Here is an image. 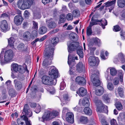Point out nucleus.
<instances>
[{
  "label": "nucleus",
  "mask_w": 125,
  "mask_h": 125,
  "mask_svg": "<svg viewBox=\"0 0 125 125\" xmlns=\"http://www.w3.org/2000/svg\"><path fill=\"white\" fill-rule=\"evenodd\" d=\"M4 50H2L0 54V61L2 64H5L6 62L11 61L13 57V53L11 50H9L5 52L4 56V59L3 58Z\"/></svg>",
  "instance_id": "1"
},
{
  "label": "nucleus",
  "mask_w": 125,
  "mask_h": 125,
  "mask_svg": "<svg viewBox=\"0 0 125 125\" xmlns=\"http://www.w3.org/2000/svg\"><path fill=\"white\" fill-rule=\"evenodd\" d=\"M47 51L44 55L45 59L43 62L42 66L44 68H48L49 66L52 63V60L53 59V53L49 52V49H48Z\"/></svg>",
  "instance_id": "2"
},
{
  "label": "nucleus",
  "mask_w": 125,
  "mask_h": 125,
  "mask_svg": "<svg viewBox=\"0 0 125 125\" xmlns=\"http://www.w3.org/2000/svg\"><path fill=\"white\" fill-rule=\"evenodd\" d=\"M32 1L29 0H19L17 2L18 7L21 10H25L29 8L32 4Z\"/></svg>",
  "instance_id": "3"
},
{
  "label": "nucleus",
  "mask_w": 125,
  "mask_h": 125,
  "mask_svg": "<svg viewBox=\"0 0 125 125\" xmlns=\"http://www.w3.org/2000/svg\"><path fill=\"white\" fill-rule=\"evenodd\" d=\"M59 41V39L57 37H54L52 40L51 42L52 45H47L45 50V51H47L48 49H49V52L53 53L55 46L56 45Z\"/></svg>",
  "instance_id": "4"
},
{
  "label": "nucleus",
  "mask_w": 125,
  "mask_h": 125,
  "mask_svg": "<svg viewBox=\"0 0 125 125\" xmlns=\"http://www.w3.org/2000/svg\"><path fill=\"white\" fill-rule=\"evenodd\" d=\"M59 114L58 112L55 111H53L52 112L48 111L45 113L42 117L43 119H47L49 118L51 119L55 118Z\"/></svg>",
  "instance_id": "5"
},
{
  "label": "nucleus",
  "mask_w": 125,
  "mask_h": 125,
  "mask_svg": "<svg viewBox=\"0 0 125 125\" xmlns=\"http://www.w3.org/2000/svg\"><path fill=\"white\" fill-rule=\"evenodd\" d=\"M43 83L47 85H52L53 84V79L50 76L44 75L42 78Z\"/></svg>",
  "instance_id": "6"
},
{
  "label": "nucleus",
  "mask_w": 125,
  "mask_h": 125,
  "mask_svg": "<svg viewBox=\"0 0 125 125\" xmlns=\"http://www.w3.org/2000/svg\"><path fill=\"white\" fill-rule=\"evenodd\" d=\"M91 79L94 86H98L100 85V82L98 74H92L91 76Z\"/></svg>",
  "instance_id": "7"
},
{
  "label": "nucleus",
  "mask_w": 125,
  "mask_h": 125,
  "mask_svg": "<svg viewBox=\"0 0 125 125\" xmlns=\"http://www.w3.org/2000/svg\"><path fill=\"white\" fill-rule=\"evenodd\" d=\"M53 69L49 72V75L53 79H56L59 76L58 71L54 66H52Z\"/></svg>",
  "instance_id": "8"
},
{
  "label": "nucleus",
  "mask_w": 125,
  "mask_h": 125,
  "mask_svg": "<svg viewBox=\"0 0 125 125\" xmlns=\"http://www.w3.org/2000/svg\"><path fill=\"white\" fill-rule=\"evenodd\" d=\"M79 47V43L78 42H75L74 44L71 43L69 45H68V52L71 53L72 52L78 49Z\"/></svg>",
  "instance_id": "9"
},
{
  "label": "nucleus",
  "mask_w": 125,
  "mask_h": 125,
  "mask_svg": "<svg viewBox=\"0 0 125 125\" xmlns=\"http://www.w3.org/2000/svg\"><path fill=\"white\" fill-rule=\"evenodd\" d=\"M14 20L15 23L16 25H19L21 24L23 20V19L22 16L18 15L14 17Z\"/></svg>",
  "instance_id": "10"
},
{
  "label": "nucleus",
  "mask_w": 125,
  "mask_h": 125,
  "mask_svg": "<svg viewBox=\"0 0 125 125\" xmlns=\"http://www.w3.org/2000/svg\"><path fill=\"white\" fill-rule=\"evenodd\" d=\"M25 115L30 117L31 116L32 114V112L29 109L28 105L27 104L25 105L23 110Z\"/></svg>",
  "instance_id": "11"
},
{
  "label": "nucleus",
  "mask_w": 125,
  "mask_h": 125,
  "mask_svg": "<svg viewBox=\"0 0 125 125\" xmlns=\"http://www.w3.org/2000/svg\"><path fill=\"white\" fill-rule=\"evenodd\" d=\"M47 26L48 28L53 29L55 28L56 26V24L53 21L51 20L46 21Z\"/></svg>",
  "instance_id": "12"
},
{
  "label": "nucleus",
  "mask_w": 125,
  "mask_h": 125,
  "mask_svg": "<svg viewBox=\"0 0 125 125\" xmlns=\"http://www.w3.org/2000/svg\"><path fill=\"white\" fill-rule=\"evenodd\" d=\"M66 120L68 122L71 124L74 122V115L72 113H68L66 115Z\"/></svg>",
  "instance_id": "13"
},
{
  "label": "nucleus",
  "mask_w": 125,
  "mask_h": 125,
  "mask_svg": "<svg viewBox=\"0 0 125 125\" xmlns=\"http://www.w3.org/2000/svg\"><path fill=\"white\" fill-rule=\"evenodd\" d=\"M70 55H69L68 57V64L69 65L70 67L72 68L75 64V63L74 62V59L77 60L78 59L77 57V56H75L74 58V57L71 58L70 57Z\"/></svg>",
  "instance_id": "14"
},
{
  "label": "nucleus",
  "mask_w": 125,
  "mask_h": 125,
  "mask_svg": "<svg viewBox=\"0 0 125 125\" xmlns=\"http://www.w3.org/2000/svg\"><path fill=\"white\" fill-rule=\"evenodd\" d=\"M31 35L30 32L28 31H25L23 33V39L25 41H29L31 39Z\"/></svg>",
  "instance_id": "15"
},
{
  "label": "nucleus",
  "mask_w": 125,
  "mask_h": 125,
  "mask_svg": "<svg viewBox=\"0 0 125 125\" xmlns=\"http://www.w3.org/2000/svg\"><path fill=\"white\" fill-rule=\"evenodd\" d=\"M0 26L1 29L4 31L5 32L7 30L8 24L7 21L3 20L0 22Z\"/></svg>",
  "instance_id": "16"
},
{
  "label": "nucleus",
  "mask_w": 125,
  "mask_h": 125,
  "mask_svg": "<svg viewBox=\"0 0 125 125\" xmlns=\"http://www.w3.org/2000/svg\"><path fill=\"white\" fill-rule=\"evenodd\" d=\"M75 81L80 85H84L86 84V81L82 77L78 76L75 79Z\"/></svg>",
  "instance_id": "17"
},
{
  "label": "nucleus",
  "mask_w": 125,
  "mask_h": 125,
  "mask_svg": "<svg viewBox=\"0 0 125 125\" xmlns=\"http://www.w3.org/2000/svg\"><path fill=\"white\" fill-rule=\"evenodd\" d=\"M76 93L80 96H83L86 94L87 91L84 88L81 87L79 89L78 91H77Z\"/></svg>",
  "instance_id": "18"
},
{
  "label": "nucleus",
  "mask_w": 125,
  "mask_h": 125,
  "mask_svg": "<svg viewBox=\"0 0 125 125\" xmlns=\"http://www.w3.org/2000/svg\"><path fill=\"white\" fill-rule=\"evenodd\" d=\"M70 99L67 94H65L63 95V97L61 99L62 102L61 104L62 106L66 104L70 101Z\"/></svg>",
  "instance_id": "19"
},
{
  "label": "nucleus",
  "mask_w": 125,
  "mask_h": 125,
  "mask_svg": "<svg viewBox=\"0 0 125 125\" xmlns=\"http://www.w3.org/2000/svg\"><path fill=\"white\" fill-rule=\"evenodd\" d=\"M14 83L15 85V88L17 90L21 89L22 87V84L21 82L17 79L14 80Z\"/></svg>",
  "instance_id": "20"
},
{
  "label": "nucleus",
  "mask_w": 125,
  "mask_h": 125,
  "mask_svg": "<svg viewBox=\"0 0 125 125\" xmlns=\"http://www.w3.org/2000/svg\"><path fill=\"white\" fill-rule=\"evenodd\" d=\"M96 62V59L93 56H91L89 58V65L92 66H94Z\"/></svg>",
  "instance_id": "21"
},
{
  "label": "nucleus",
  "mask_w": 125,
  "mask_h": 125,
  "mask_svg": "<svg viewBox=\"0 0 125 125\" xmlns=\"http://www.w3.org/2000/svg\"><path fill=\"white\" fill-rule=\"evenodd\" d=\"M95 92L96 95L99 96H101L104 93V89L102 86H99L97 89L95 90Z\"/></svg>",
  "instance_id": "22"
},
{
  "label": "nucleus",
  "mask_w": 125,
  "mask_h": 125,
  "mask_svg": "<svg viewBox=\"0 0 125 125\" xmlns=\"http://www.w3.org/2000/svg\"><path fill=\"white\" fill-rule=\"evenodd\" d=\"M81 103L83 106H88L90 104L89 99L86 97L84 98L82 100Z\"/></svg>",
  "instance_id": "23"
},
{
  "label": "nucleus",
  "mask_w": 125,
  "mask_h": 125,
  "mask_svg": "<svg viewBox=\"0 0 125 125\" xmlns=\"http://www.w3.org/2000/svg\"><path fill=\"white\" fill-rule=\"evenodd\" d=\"M84 68L82 62H79L77 65L76 70L78 72L80 73L82 72Z\"/></svg>",
  "instance_id": "24"
},
{
  "label": "nucleus",
  "mask_w": 125,
  "mask_h": 125,
  "mask_svg": "<svg viewBox=\"0 0 125 125\" xmlns=\"http://www.w3.org/2000/svg\"><path fill=\"white\" fill-rule=\"evenodd\" d=\"M15 40V38L13 37H11L8 39V45L10 47H13L14 42Z\"/></svg>",
  "instance_id": "25"
},
{
  "label": "nucleus",
  "mask_w": 125,
  "mask_h": 125,
  "mask_svg": "<svg viewBox=\"0 0 125 125\" xmlns=\"http://www.w3.org/2000/svg\"><path fill=\"white\" fill-rule=\"evenodd\" d=\"M47 31V28L42 26L39 28V33L40 34H43L46 33Z\"/></svg>",
  "instance_id": "26"
},
{
  "label": "nucleus",
  "mask_w": 125,
  "mask_h": 125,
  "mask_svg": "<svg viewBox=\"0 0 125 125\" xmlns=\"http://www.w3.org/2000/svg\"><path fill=\"white\" fill-rule=\"evenodd\" d=\"M91 21L90 24L89 26L92 27L94 25H96L98 24V22H100V20H95L93 18V17H92L91 19Z\"/></svg>",
  "instance_id": "27"
},
{
  "label": "nucleus",
  "mask_w": 125,
  "mask_h": 125,
  "mask_svg": "<svg viewBox=\"0 0 125 125\" xmlns=\"http://www.w3.org/2000/svg\"><path fill=\"white\" fill-rule=\"evenodd\" d=\"M117 3L118 6L122 8L125 6V0H117Z\"/></svg>",
  "instance_id": "28"
},
{
  "label": "nucleus",
  "mask_w": 125,
  "mask_h": 125,
  "mask_svg": "<svg viewBox=\"0 0 125 125\" xmlns=\"http://www.w3.org/2000/svg\"><path fill=\"white\" fill-rule=\"evenodd\" d=\"M84 112L85 114L88 115H91L92 112L91 109L88 107H85L84 109Z\"/></svg>",
  "instance_id": "29"
},
{
  "label": "nucleus",
  "mask_w": 125,
  "mask_h": 125,
  "mask_svg": "<svg viewBox=\"0 0 125 125\" xmlns=\"http://www.w3.org/2000/svg\"><path fill=\"white\" fill-rule=\"evenodd\" d=\"M100 23H99L100 25L102 26V27L103 29L105 28V26L107 24V21L105 19H102L100 20Z\"/></svg>",
  "instance_id": "30"
},
{
  "label": "nucleus",
  "mask_w": 125,
  "mask_h": 125,
  "mask_svg": "<svg viewBox=\"0 0 125 125\" xmlns=\"http://www.w3.org/2000/svg\"><path fill=\"white\" fill-rule=\"evenodd\" d=\"M92 41L94 43L98 45H100L101 44L100 40L97 37L92 38Z\"/></svg>",
  "instance_id": "31"
},
{
  "label": "nucleus",
  "mask_w": 125,
  "mask_h": 125,
  "mask_svg": "<svg viewBox=\"0 0 125 125\" xmlns=\"http://www.w3.org/2000/svg\"><path fill=\"white\" fill-rule=\"evenodd\" d=\"M99 117L100 119L101 120L102 125H109V123L106 121L104 118V116H103L102 118L101 115H99Z\"/></svg>",
  "instance_id": "32"
},
{
  "label": "nucleus",
  "mask_w": 125,
  "mask_h": 125,
  "mask_svg": "<svg viewBox=\"0 0 125 125\" xmlns=\"http://www.w3.org/2000/svg\"><path fill=\"white\" fill-rule=\"evenodd\" d=\"M102 99L106 103H109L110 102V98L107 94H104L102 96Z\"/></svg>",
  "instance_id": "33"
},
{
  "label": "nucleus",
  "mask_w": 125,
  "mask_h": 125,
  "mask_svg": "<svg viewBox=\"0 0 125 125\" xmlns=\"http://www.w3.org/2000/svg\"><path fill=\"white\" fill-rule=\"evenodd\" d=\"M21 117L24 120L25 122L26 125H31L30 124V121L28 120V118L24 115L21 116Z\"/></svg>",
  "instance_id": "34"
},
{
  "label": "nucleus",
  "mask_w": 125,
  "mask_h": 125,
  "mask_svg": "<svg viewBox=\"0 0 125 125\" xmlns=\"http://www.w3.org/2000/svg\"><path fill=\"white\" fill-rule=\"evenodd\" d=\"M100 102L101 106H102V108H103L102 112L106 114L108 113V110L107 109V107L101 101H100Z\"/></svg>",
  "instance_id": "35"
},
{
  "label": "nucleus",
  "mask_w": 125,
  "mask_h": 125,
  "mask_svg": "<svg viewBox=\"0 0 125 125\" xmlns=\"http://www.w3.org/2000/svg\"><path fill=\"white\" fill-rule=\"evenodd\" d=\"M18 50L20 52H22L24 51V45L22 43L19 44L17 47Z\"/></svg>",
  "instance_id": "36"
},
{
  "label": "nucleus",
  "mask_w": 125,
  "mask_h": 125,
  "mask_svg": "<svg viewBox=\"0 0 125 125\" xmlns=\"http://www.w3.org/2000/svg\"><path fill=\"white\" fill-rule=\"evenodd\" d=\"M100 101H101L100 100H98L97 101V102H99V104L98 105L97 104V105L96 111L97 112H102L103 108H102V106H101Z\"/></svg>",
  "instance_id": "37"
},
{
  "label": "nucleus",
  "mask_w": 125,
  "mask_h": 125,
  "mask_svg": "<svg viewBox=\"0 0 125 125\" xmlns=\"http://www.w3.org/2000/svg\"><path fill=\"white\" fill-rule=\"evenodd\" d=\"M73 15L74 17H79L80 15L79 11L77 10H74L73 12Z\"/></svg>",
  "instance_id": "38"
},
{
  "label": "nucleus",
  "mask_w": 125,
  "mask_h": 125,
  "mask_svg": "<svg viewBox=\"0 0 125 125\" xmlns=\"http://www.w3.org/2000/svg\"><path fill=\"white\" fill-rule=\"evenodd\" d=\"M116 1V0H114L111 1L110 2H108L105 3L106 7H109L110 6L114 5L115 4Z\"/></svg>",
  "instance_id": "39"
},
{
  "label": "nucleus",
  "mask_w": 125,
  "mask_h": 125,
  "mask_svg": "<svg viewBox=\"0 0 125 125\" xmlns=\"http://www.w3.org/2000/svg\"><path fill=\"white\" fill-rule=\"evenodd\" d=\"M80 121L82 123L86 124L88 121L87 118L86 117L81 116L80 118Z\"/></svg>",
  "instance_id": "40"
},
{
  "label": "nucleus",
  "mask_w": 125,
  "mask_h": 125,
  "mask_svg": "<svg viewBox=\"0 0 125 125\" xmlns=\"http://www.w3.org/2000/svg\"><path fill=\"white\" fill-rule=\"evenodd\" d=\"M77 53L79 56L81 58H82L83 56V49H78L77 50Z\"/></svg>",
  "instance_id": "41"
},
{
  "label": "nucleus",
  "mask_w": 125,
  "mask_h": 125,
  "mask_svg": "<svg viewBox=\"0 0 125 125\" xmlns=\"http://www.w3.org/2000/svg\"><path fill=\"white\" fill-rule=\"evenodd\" d=\"M9 95L11 97L13 96L15 94V91L13 89H10L9 90Z\"/></svg>",
  "instance_id": "42"
},
{
  "label": "nucleus",
  "mask_w": 125,
  "mask_h": 125,
  "mask_svg": "<svg viewBox=\"0 0 125 125\" xmlns=\"http://www.w3.org/2000/svg\"><path fill=\"white\" fill-rule=\"evenodd\" d=\"M110 71L111 74L113 76L115 75L117 73L116 70L114 68L110 69Z\"/></svg>",
  "instance_id": "43"
},
{
  "label": "nucleus",
  "mask_w": 125,
  "mask_h": 125,
  "mask_svg": "<svg viewBox=\"0 0 125 125\" xmlns=\"http://www.w3.org/2000/svg\"><path fill=\"white\" fill-rule=\"evenodd\" d=\"M116 107L119 110H120L123 109V106L120 102H118L116 104Z\"/></svg>",
  "instance_id": "44"
},
{
  "label": "nucleus",
  "mask_w": 125,
  "mask_h": 125,
  "mask_svg": "<svg viewBox=\"0 0 125 125\" xmlns=\"http://www.w3.org/2000/svg\"><path fill=\"white\" fill-rule=\"evenodd\" d=\"M91 27L89 25V27L87 28L86 30V33L88 36L91 35L92 33Z\"/></svg>",
  "instance_id": "45"
},
{
  "label": "nucleus",
  "mask_w": 125,
  "mask_h": 125,
  "mask_svg": "<svg viewBox=\"0 0 125 125\" xmlns=\"http://www.w3.org/2000/svg\"><path fill=\"white\" fill-rule=\"evenodd\" d=\"M65 15L63 14H61L60 16V21L61 23H63L65 20Z\"/></svg>",
  "instance_id": "46"
},
{
  "label": "nucleus",
  "mask_w": 125,
  "mask_h": 125,
  "mask_svg": "<svg viewBox=\"0 0 125 125\" xmlns=\"http://www.w3.org/2000/svg\"><path fill=\"white\" fill-rule=\"evenodd\" d=\"M118 92L120 96L121 97H122L124 95V93L122 88L119 87L118 88Z\"/></svg>",
  "instance_id": "47"
},
{
  "label": "nucleus",
  "mask_w": 125,
  "mask_h": 125,
  "mask_svg": "<svg viewBox=\"0 0 125 125\" xmlns=\"http://www.w3.org/2000/svg\"><path fill=\"white\" fill-rule=\"evenodd\" d=\"M73 15H72L71 14L69 13L67 14L66 18L68 21H72L73 19Z\"/></svg>",
  "instance_id": "48"
},
{
  "label": "nucleus",
  "mask_w": 125,
  "mask_h": 125,
  "mask_svg": "<svg viewBox=\"0 0 125 125\" xmlns=\"http://www.w3.org/2000/svg\"><path fill=\"white\" fill-rule=\"evenodd\" d=\"M108 89L110 90H112L114 88V86L112 83H109L107 85Z\"/></svg>",
  "instance_id": "49"
},
{
  "label": "nucleus",
  "mask_w": 125,
  "mask_h": 125,
  "mask_svg": "<svg viewBox=\"0 0 125 125\" xmlns=\"http://www.w3.org/2000/svg\"><path fill=\"white\" fill-rule=\"evenodd\" d=\"M12 68L14 71L16 72L18 71V65L16 63H15L13 64L12 65Z\"/></svg>",
  "instance_id": "50"
},
{
  "label": "nucleus",
  "mask_w": 125,
  "mask_h": 125,
  "mask_svg": "<svg viewBox=\"0 0 125 125\" xmlns=\"http://www.w3.org/2000/svg\"><path fill=\"white\" fill-rule=\"evenodd\" d=\"M33 26L32 28L33 29H37L38 28V23L34 21H32Z\"/></svg>",
  "instance_id": "51"
},
{
  "label": "nucleus",
  "mask_w": 125,
  "mask_h": 125,
  "mask_svg": "<svg viewBox=\"0 0 125 125\" xmlns=\"http://www.w3.org/2000/svg\"><path fill=\"white\" fill-rule=\"evenodd\" d=\"M65 87V84L64 81H62L60 83V90H63Z\"/></svg>",
  "instance_id": "52"
},
{
  "label": "nucleus",
  "mask_w": 125,
  "mask_h": 125,
  "mask_svg": "<svg viewBox=\"0 0 125 125\" xmlns=\"http://www.w3.org/2000/svg\"><path fill=\"white\" fill-rule=\"evenodd\" d=\"M18 71L19 73H24V71L22 69V66H18Z\"/></svg>",
  "instance_id": "53"
},
{
  "label": "nucleus",
  "mask_w": 125,
  "mask_h": 125,
  "mask_svg": "<svg viewBox=\"0 0 125 125\" xmlns=\"http://www.w3.org/2000/svg\"><path fill=\"white\" fill-rule=\"evenodd\" d=\"M120 30V28L119 26L118 25H116L114 27V29L113 30L115 31H118Z\"/></svg>",
  "instance_id": "54"
},
{
  "label": "nucleus",
  "mask_w": 125,
  "mask_h": 125,
  "mask_svg": "<svg viewBox=\"0 0 125 125\" xmlns=\"http://www.w3.org/2000/svg\"><path fill=\"white\" fill-rule=\"evenodd\" d=\"M32 35L33 37H36L37 36V32L36 30L32 31Z\"/></svg>",
  "instance_id": "55"
},
{
  "label": "nucleus",
  "mask_w": 125,
  "mask_h": 125,
  "mask_svg": "<svg viewBox=\"0 0 125 125\" xmlns=\"http://www.w3.org/2000/svg\"><path fill=\"white\" fill-rule=\"evenodd\" d=\"M111 125H116L117 124L116 121L115 119H113L111 120Z\"/></svg>",
  "instance_id": "56"
},
{
  "label": "nucleus",
  "mask_w": 125,
  "mask_h": 125,
  "mask_svg": "<svg viewBox=\"0 0 125 125\" xmlns=\"http://www.w3.org/2000/svg\"><path fill=\"white\" fill-rule=\"evenodd\" d=\"M76 34L74 33H71L69 35V37L70 38H73V39H74L75 38V36L76 35Z\"/></svg>",
  "instance_id": "57"
},
{
  "label": "nucleus",
  "mask_w": 125,
  "mask_h": 125,
  "mask_svg": "<svg viewBox=\"0 0 125 125\" xmlns=\"http://www.w3.org/2000/svg\"><path fill=\"white\" fill-rule=\"evenodd\" d=\"M41 107L39 105H38L37 106L36 110L35 112L37 113H39L41 111Z\"/></svg>",
  "instance_id": "58"
},
{
  "label": "nucleus",
  "mask_w": 125,
  "mask_h": 125,
  "mask_svg": "<svg viewBox=\"0 0 125 125\" xmlns=\"http://www.w3.org/2000/svg\"><path fill=\"white\" fill-rule=\"evenodd\" d=\"M96 49L95 48H92L90 49V52L89 53V55H93L94 54V50Z\"/></svg>",
  "instance_id": "59"
},
{
  "label": "nucleus",
  "mask_w": 125,
  "mask_h": 125,
  "mask_svg": "<svg viewBox=\"0 0 125 125\" xmlns=\"http://www.w3.org/2000/svg\"><path fill=\"white\" fill-rule=\"evenodd\" d=\"M29 105L32 108H35L36 105V104L34 103H30Z\"/></svg>",
  "instance_id": "60"
},
{
  "label": "nucleus",
  "mask_w": 125,
  "mask_h": 125,
  "mask_svg": "<svg viewBox=\"0 0 125 125\" xmlns=\"http://www.w3.org/2000/svg\"><path fill=\"white\" fill-rule=\"evenodd\" d=\"M1 17L5 18H8L9 16L6 13H4L2 14Z\"/></svg>",
  "instance_id": "61"
},
{
  "label": "nucleus",
  "mask_w": 125,
  "mask_h": 125,
  "mask_svg": "<svg viewBox=\"0 0 125 125\" xmlns=\"http://www.w3.org/2000/svg\"><path fill=\"white\" fill-rule=\"evenodd\" d=\"M47 36L46 35H44L42 37L41 39L39 40V41L40 42L42 41L45 40L47 38Z\"/></svg>",
  "instance_id": "62"
},
{
  "label": "nucleus",
  "mask_w": 125,
  "mask_h": 125,
  "mask_svg": "<svg viewBox=\"0 0 125 125\" xmlns=\"http://www.w3.org/2000/svg\"><path fill=\"white\" fill-rule=\"evenodd\" d=\"M29 14V13L27 10H25L24 12V16L26 17H28Z\"/></svg>",
  "instance_id": "63"
},
{
  "label": "nucleus",
  "mask_w": 125,
  "mask_h": 125,
  "mask_svg": "<svg viewBox=\"0 0 125 125\" xmlns=\"http://www.w3.org/2000/svg\"><path fill=\"white\" fill-rule=\"evenodd\" d=\"M42 1L43 3L45 5L49 3L50 2V0H42Z\"/></svg>",
  "instance_id": "64"
}]
</instances>
